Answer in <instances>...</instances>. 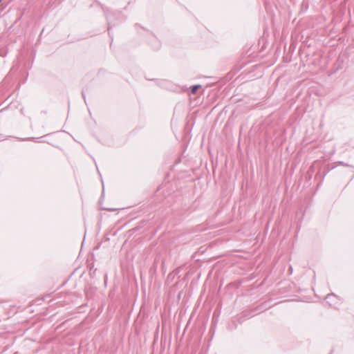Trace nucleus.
Wrapping results in <instances>:
<instances>
[{"label":"nucleus","mask_w":354,"mask_h":354,"mask_svg":"<svg viewBox=\"0 0 354 354\" xmlns=\"http://www.w3.org/2000/svg\"><path fill=\"white\" fill-rule=\"evenodd\" d=\"M199 87H201V86H200V85H196V86H194L192 88L191 93H192V94H194V93L196 92L197 89H198Z\"/></svg>","instance_id":"1"}]
</instances>
